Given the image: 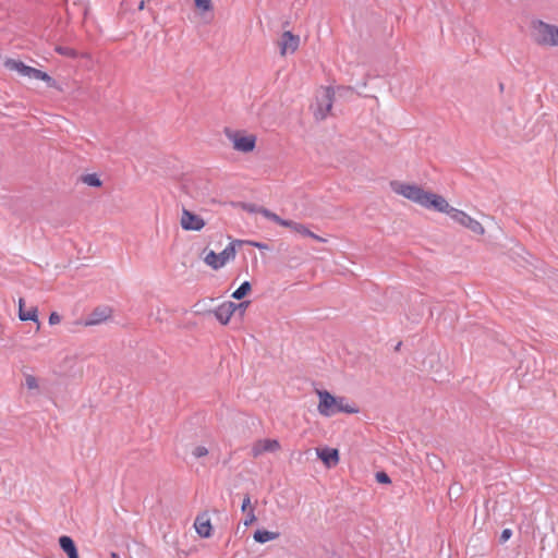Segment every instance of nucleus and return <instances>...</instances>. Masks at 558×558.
Listing matches in <instances>:
<instances>
[{
    "label": "nucleus",
    "mask_w": 558,
    "mask_h": 558,
    "mask_svg": "<svg viewBox=\"0 0 558 558\" xmlns=\"http://www.w3.org/2000/svg\"><path fill=\"white\" fill-rule=\"evenodd\" d=\"M280 449L277 439H259L253 444L251 452L254 458L262 456L264 452H275Z\"/></svg>",
    "instance_id": "obj_10"
},
{
    "label": "nucleus",
    "mask_w": 558,
    "mask_h": 558,
    "mask_svg": "<svg viewBox=\"0 0 558 558\" xmlns=\"http://www.w3.org/2000/svg\"><path fill=\"white\" fill-rule=\"evenodd\" d=\"M265 218L278 223L279 226H282V227H287V225H289V220L287 219H282L281 217H279L277 214L266 209V208H260L258 210Z\"/></svg>",
    "instance_id": "obj_20"
},
{
    "label": "nucleus",
    "mask_w": 558,
    "mask_h": 558,
    "mask_svg": "<svg viewBox=\"0 0 558 558\" xmlns=\"http://www.w3.org/2000/svg\"><path fill=\"white\" fill-rule=\"evenodd\" d=\"M299 44H300L299 36L293 35L289 31L284 32L279 41L280 53L282 56H284L287 53H293L298 49Z\"/></svg>",
    "instance_id": "obj_12"
},
{
    "label": "nucleus",
    "mask_w": 558,
    "mask_h": 558,
    "mask_svg": "<svg viewBox=\"0 0 558 558\" xmlns=\"http://www.w3.org/2000/svg\"><path fill=\"white\" fill-rule=\"evenodd\" d=\"M444 207H446V208L438 209V213L447 214L454 222L461 225L462 227L468 228L469 223L473 219L463 210H460V209H457V208L450 206L447 201H446V204Z\"/></svg>",
    "instance_id": "obj_11"
},
{
    "label": "nucleus",
    "mask_w": 558,
    "mask_h": 558,
    "mask_svg": "<svg viewBox=\"0 0 558 558\" xmlns=\"http://www.w3.org/2000/svg\"><path fill=\"white\" fill-rule=\"evenodd\" d=\"M110 557L111 558H120L119 554H117V553H111Z\"/></svg>",
    "instance_id": "obj_36"
},
{
    "label": "nucleus",
    "mask_w": 558,
    "mask_h": 558,
    "mask_svg": "<svg viewBox=\"0 0 558 558\" xmlns=\"http://www.w3.org/2000/svg\"><path fill=\"white\" fill-rule=\"evenodd\" d=\"M470 231H472L475 234L483 235L485 233V229L482 226V223L475 219H472L469 223L468 228Z\"/></svg>",
    "instance_id": "obj_24"
},
{
    "label": "nucleus",
    "mask_w": 558,
    "mask_h": 558,
    "mask_svg": "<svg viewBox=\"0 0 558 558\" xmlns=\"http://www.w3.org/2000/svg\"><path fill=\"white\" fill-rule=\"evenodd\" d=\"M110 310L108 307H98L93 311L87 319L85 320L86 326L99 325L110 316Z\"/></svg>",
    "instance_id": "obj_16"
},
{
    "label": "nucleus",
    "mask_w": 558,
    "mask_h": 558,
    "mask_svg": "<svg viewBox=\"0 0 558 558\" xmlns=\"http://www.w3.org/2000/svg\"><path fill=\"white\" fill-rule=\"evenodd\" d=\"M287 228H290L293 232L302 236L312 238L317 242L325 243L327 241L326 239L313 233L305 225L295 222L293 220H289V225H287Z\"/></svg>",
    "instance_id": "obj_15"
},
{
    "label": "nucleus",
    "mask_w": 558,
    "mask_h": 558,
    "mask_svg": "<svg viewBox=\"0 0 558 558\" xmlns=\"http://www.w3.org/2000/svg\"><path fill=\"white\" fill-rule=\"evenodd\" d=\"M227 138L232 143L233 149L240 153H250L256 146V136L243 131L225 130Z\"/></svg>",
    "instance_id": "obj_6"
},
{
    "label": "nucleus",
    "mask_w": 558,
    "mask_h": 558,
    "mask_svg": "<svg viewBox=\"0 0 558 558\" xmlns=\"http://www.w3.org/2000/svg\"><path fill=\"white\" fill-rule=\"evenodd\" d=\"M59 545L69 558H80L76 546L70 536L62 535L59 538Z\"/></svg>",
    "instance_id": "obj_17"
},
{
    "label": "nucleus",
    "mask_w": 558,
    "mask_h": 558,
    "mask_svg": "<svg viewBox=\"0 0 558 558\" xmlns=\"http://www.w3.org/2000/svg\"><path fill=\"white\" fill-rule=\"evenodd\" d=\"M57 51L62 56H66V57H71V58H74L76 56L75 50L70 47H57Z\"/></svg>",
    "instance_id": "obj_27"
},
{
    "label": "nucleus",
    "mask_w": 558,
    "mask_h": 558,
    "mask_svg": "<svg viewBox=\"0 0 558 558\" xmlns=\"http://www.w3.org/2000/svg\"><path fill=\"white\" fill-rule=\"evenodd\" d=\"M5 66L11 71H16L22 76L40 80L46 82L49 87H57V82L50 75L38 69L26 65L22 61L9 59L5 61Z\"/></svg>",
    "instance_id": "obj_3"
},
{
    "label": "nucleus",
    "mask_w": 558,
    "mask_h": 558,
    "mask_svg": "<svg viewBox=\"0 0 558 558\" xmlns=\"http://www.w3.org/2000/svg\"><path fill=\"white\" fill-rule=\"evenodd\" d=\"M82 181H83L85 184L89 185V186H96V187H98V186H100V185H101V181H100V179H99V178H98V175H97V174H95V173H89V174H85V175H83V177H82Z\"/></svg>",
    "instance_id": "obj_23"
},
{
    "label": "nucleus",
    "mask_w": 558,
    "mask_h": 558,
    "mask_svg": "<svg viewBox=\"0 0 558 558\" xmlns=\"http://www.w3.org/2000/svg\"><path fill=\"white\" fill-rule=\"evenodd\" d=\"M19 317L21 320H33L38 323V310L37 307H31L29 310H24V300H19Z\"/></svg>",
    "instance_id": "obj_18"
},
{
    "label": "nucleus",
    "mask_w": 558,
    "mask_h": 558,
    "mask_svg": "<svg viewBox=\"0 0 558 558\" xmlns=\"http://www.w3.org/2000/svg\"><path fill=\"white\" fill-rule=\"evenodd\" d=\"M512 535V531L510 529H505L502 532H501V535H500V543H506Z\"/></svg>",
    "instance_id": "obj_31"
},
{
    "label": "nucleus",
    "mask_w": 558,
    "mask_h": 558,
    "mask_svg": "<svg viewBox=\"0 0 558 558\" xmlns=\"http://www.w3.org/2000/svg\"><path fill=\"white\" fill-rule=\"evenodd\" d=\"M375 477H376V481L380 484H389L391 481H390V477L388 476L387 473L385 472H377L375 474Z\"/></svg>",
    "instance_id": "obj_29"
},
{
    "label": "nucleus",
    "mask_w": 558,
    "mask_h": 558,
    "mask_svg": "<svg viewBox=\"0 0 558 558\" xmlns=\"http://www.w3.org/2000/svg\"><path fill=\"white\" fill-rule=\"evenodd\" d=\"M61 322V317L58 313L56 312H52L50 315H49V324L50 325H57Z\"/></svg>",
    "instance_id": "obj_32"
},
{
    "label": "nucleus",
    "mask_w": 558,
    "mask_h": 558,
    "mask_svg": "<svg viewBox=\"0 0 558 558\" xmlns=\"http://www.w3.org/2000/svg\"><path fill=\"white\" fill-rule=\"evenodd\" d=\"M252 287L248 281H244L233 293L232 298L235 300H242L250 291Z\"/></svg>",
    "instance_id": "obj_22"
},
{
    "label": "nucleus",
    "mask_w": 558,
    "mask_h": 558,
    "mask_svg": "<svg viewBox=\"0 0 558 558\" xmlns=\"http://www.w3.org/2000/svg\"><path fill=\"white\" fill-rule=\"evenodd\" d=\"M333 89L331 87H325L317 96L316 109L314 116L316 120H324L330 113L333 105Z\"/></svg>",
    "instance_id": "obj_7"
},
{
    "label": "nucleus",
    "mask_w": 558,
    "mask_h": 558,
    "mask_svg": "<svg viewBox=\"0 0 558 558\" xmlns=\"http://www.w3.org/2000/svg\"><path fill=\"white\" fill-rule=\"evenodd\" d=\"M194 526L201 537L208 538L211 536L213 527L207 512H203L196 517Z\"/></svg>",
    "instance_id": "obj_13"
},
{
    "label": "nucleus",
    "mask_w": 558,
    "mask_h": 558,
    "mask_svg": "<svg viewBox=\"0 0 558 558\" xmlns=\"http://www.w3.org/2000/svg\"><path fill=\"white\" fill-rule=\"evenodd\" d=\"M534 40L544 46H558V27L538 21L533 25Z\"/></svg>",
    "instance_id": "obj_4"
},
{
    "label": "nucleus",
    "mask_w": 558,
    "mask_h": 558,
    "mask_svg": "<svg viewBox=\"0 0 558 558\" xmlns=\"http://www.w3.org/2000/svg\"><path fill=\"white\" fill-rule=\"evenodd\" d=\"M208 453V450L206 447L204 446H197L194 448L193 450V456L195 458H202V457H205L206 454Z\"/></svg>",
    "instance_id": "obj_30"
},
{
    "label": "nucleus",
    "mask_w": 558,
    "mask_h": 558,
    "mask_svg": "<svg viewBox=\"0 0 558 558\" xmlns=\"http://www.w3.org/2000/svg\"><path fill=\"white\" fill-rule=\"evenodd\" d=\"M240 244H242L241 241H233L228 246H226V248L219 254L215 253L214 251H209L204 257V262L215 270L220 269L227 263L235 258V245Z\"/></svg>",
    "instance_id": "obj_5"
},
{
    "label": "nucleus",
    "mask_w": 558,
    "mask_h": 558,
    "mask_svg": "<svg viewBox=\"0 0 558 558\" xmlns=\"http://www.w3.org/2000/svg\"><path fill=\"white\" fill-rule=\"evenodd\" d=\"M248 303H250L248 301L241 302L240 304H244V306H243V307H236V311H239V312H240V314H241V315H243V314H244V312H245V310H246V308H247V306H248Z\"/></svg>",
    "instance_id": "obj_34"
},
{
    "label": "nucleus",
    "mask_w": 558,
    "mask_h": 558,
    "mask_svg": "<svg viewBox=\"0 0 558 558\" xmlns=\"http://www.w3.org/2000/svg\"><path fill=\"white\" fill-rule=\"evenodd\" d=\"M251 507V498L248 495H245L244 498H243V502H242V506H241V510L243 512H247L248 508Z\"/></svg>",
    "instance_id": "obj_33"
},
{
    "label": "nucleus",
    "mask_w": 558,
    "mask_h": 558,
    "mask_svg": "<svg viewBox=\"0 0 558 558\" xmlns=\"http://www.w3.org/2000/svg\"><path fill=\"white\" fill-rule=\"evenodd\" d=\"M390 186L396 194L401 195L424 208L434 209L436 211H438V209L445 208V197L432 192H427L416 184L392 181Z\"/></svg>",
    "instance_id": "obj_1"
},
{
    "label": "nucleus",
    "mask_w": 558,
    "mask_h": 558,
    "mask_svg": "<svg viewBox=\"0 0 558 558\" xmlns=\"http://www.w3.org/2000/svg\"><path fill=\"white\" fill-rule=\"evenodd\" d=\"M256 521V515L254 513V509L253 508H250L248 511L246 512V518L243 522V524L245 526H248L251 525L252 523H254Z\"/></svg>",
    "instance_id": "obj_28"
},
{
    "label": "nucleus",
    "mask_w": 558,
    "mask_h": 558,
    "mask_svg": "<svg viewBox=\"0 0 558 558\" xmlns=\"http://www.w3.org/2000/svg\"><path fill=\"white\" fill-rule=\"evenodd\" d=\"M144 5H145V1L142 0L138 4V10H143L144 9Z\"/></svg>",
    "instance_id": "obj_35"
},
{
    "label": "nucleus",
    "mask_w": 558,
    "mask_h": 558,
    "mask_svg": "<svg viewBox=\"0 0 558 558\" xmlns=\"http://www.w3.org/2000/svg\"><path fill=\"white\" fill-rule=\"evenodd\" d=\"M197 9L202 11H210L213 9L211 0H194Z\"/></svg>",
    "instance_id": "obj_26"
},
{
    "label": "nucleus",
    "mask_w": 558,
    "mask_h": 558,
    "mask_svg": "<svg viewBox=\"0 0 558 558\" xmlns=\"http://www.w3.org/2000/svg\"><path fill=\"white\" fill-rule=\"evenodd\" d=\"M317 457L327 468H332L339 462V451L335 448L325 447L317 449Z\"/></svg>",
    "instance_id": "obj_14"
},
{
    "label": "nucleus",
    "mask_w": 558,
    "mask_h": 558,
    "mask_svg": "<svg viewBox=\"0 0 558 558\" xmlns=\"http://www.w3.org/2000/svg\"><path fill=\"white\" fill-rule=\"evenodd\" d=\"M426 461L435 472H440L445 468L442 460L436 454H427Z\"/></svg>",
    "instance_id": "obj_21"
},
{
    "label": "nucleus",
    "mask_w": 558,
    "mask_h": 558,
    "mask_svg": "<svg viewBox=\"0 0 558 558\" xmlns=\"http://www.w3.org/2000/svg\"><path fill=\"white\" fill-rule=\"evenodd\" d=\"M180 223L186 231H199L205 226V221L201 216L195 215L185 208L182 210Z\"/></svg>",
    "instance_id": "obj_8"
},
{
    "label": "nucleus",
    "mask_w": 558,
    "mask_h": 558,
    "mask_svg": "<svg viewBox=\"0 0 558 558\" xmlns=\"http://www.w3.org/2000/svg\"><path fill=\"white\" fill-rule=\"evenodd\" d=\"M317 396L319 398L317 410L323 416L330 417L340 412L350 414L357 412L354 407L345 403L343 397H335L327 390H317Z\"/></svg>",
    "instance_id": "obj_2"
},
{
    "label": "nucleus",
    "mask_w": 558,
    "mask_h": 558,
    "mask_svg": "<svg viewBox=\"0 0 558 558\" xmlns=\"http://www.w3.org/2000/svg\"><path fill=\"white\" fill-rule=\"evenodd\" d=\"M254 539L257 542V543H267L269 541H274L278 537V533H275V532H270V531H266V530H257L255 533H254Z\"/></svg>",
    "instance_id": "obj_19"
},
{
    "label": "nucleus",
    "mask_w": 558,
    "mask_h": 558,
    "mask_svg": "<svg viewBox=\"0 0 558 558\" xmlns=\"http://www.w3.org/2000/svg\"><path fill=\"white\" fill-rule=\"evenodd\" d=\"M244 304H236L233 302H225L215 310V317L222 325H227L230 322L232 315L236 312V307H243Z\"/></svg>",
    "instance_id": "obj_9"
},
{
    "label": "nucleus",
    "mask_w": 558,
    "mask_h": 558,
    "mask_svg": "<svg viewBox=\"0 0 558 558\" xmlns=\"http://www.w3.org/2000/svg\"><path fill=\"white\" fill-rule=\"evenodd\" d=\"M25 386L29 389V390H35V389H38V380L37 378L34 376V375H25Z\"/></svg>",
    "instance_id": "obj_25"
}]
</instances>
